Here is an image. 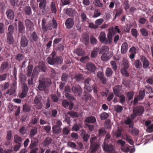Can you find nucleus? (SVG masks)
<instances>
[{
	"label": "nucleus",
	"mask_w": 153,
	"mask_h": 153,
	"mask_svg": "<svg viewBox=\"0 0 153 153\" xmlns=\"http://www.w3.org/2000/svg\"><path fill=\"white\" fill-rule=\"evenodd\" d=\"M133 111L138 116H141L144 111V108L141 105H139L134 108Z\"/></svg>",
	"instance_id": "obj_11"
},
{
	"label": "nucleus",
	"mask_w": 153,
	"mask_h": 153,
	"mask_svg": "<svg viewBox=\"0 0 153 153\" xmlns=\"http://www.w3.org/2000/svg\"><path fill=\"white\" fill-rule=\"evenodd\" d=\"M46 21L45 18L42 19V29L44 33L47 32L48 30H51V27L50 24L46 25Z\"/></svg>",
	"instance_id": "obj_4"
},
{
	"label": "nucleus",
	"mask_w": 153,
	"mask_h": 153,
	"mask_svg": "<svg viewBox=\"0 0 153 153\" xmlns=\"http://www.w3.org/2000/svg\"><path fill=\"white\" fill-rule=\"evenodd\" d=\"M25 58L24 56L22 54L18 53L15 56V59L19 62L23 61Z\"/></svg>",
	"instance_id": "obj_39"
},
{
	"label": "nucleus",
	"mask_w": 153,
	"mask_h": 153,
	"mask_svg": "<svg viewBox=\"0 0 153 153\" xmlns=\"http://www.w3.org/2000/svg\"><path fill=\"white\" fill-rule=\"evenodd\" d=\"M94 4L96 6L100 7H102L103 6V4L100 2L99 0H94Z\"/></svg>",
	"instance_id": "obj_61"
},
{
	"label": "nucleus",
	"mask_w": 153,
	"mask_h": 153,
	"mask_svg": "<svg viewBox=\"0 0 153 153\" xmlns=\"http://www.w3.org/2000/svg\"><path fill=\"white\" fill-rule=\"evenodd\" d=\"M144 91L145 92H146V94H149L153 92V90L152 87L149 85L145 86Z\"/></svg>",
	"instance_id": "obj_54"
},
{
	"label": "nucleus",
	"mask_w": 153,
	"mask_h": 153,
	"mask_svg": "<svg viewBox=\"0 0 153 153\" xmlns=\"http://www.w3.org/2000/svg\"><path fill=\"white\" fill-rule=\"evenodd\" d=\"M49 74L51 77L52 78H54L56 75V72L55 69L52 68H50L49 69Z\"/></svg>",
	"instance_id": "obj_40"
},
{
	"label": "nucleus",
	"mask_w": 153,
	"mask_h": 153,
	"mask_svg": "<svg viewBox=\"0 0 153 153\" xmlns=\"http://www.w3.org/2000/svg\"><path fill=\"white\" fill-rule=\"evenodd\" d=\"M24 11L25 14L29 16L32 14V10L30 7L29 6H26L24 8Z\"/></svg>",
	"instance_id": "obj_34"
},
{
	"label": "nucleus",
	"mask_w": 153,
	"mask_h": 153,
	"mask_svg": "<svg viewBox=\"0 0 153 153\" xmlns=\"http://www.w3.org/2000/svg\"><path fill=\"white\" fill-rule=\"evenodd\" d=\"M16 89L11 87L10 89L7 90L6 93H5V95L8 94H9L10 95H13L15 92Z\"/></svg>",
	"instance_id": "obj_49"
},
{
	"label": "nucleus",
	"mask_w": 153,
	"mask_h": 153,
	"mask_svg": "<svg viewBox=\"0 0 153 153\" xmlns=\"http://www.w3.org/2000/svg\"><path fill=\"white\" fill-rule=\"evenodd\" d=\"M80 135L83 139V141L85 142H87L88 139L90 137V135L86 133V132L83 129L81 130Z\"/></svg>",
	"instance_id": "obj_15"
},
{
	"label": "nucleus",
	"mask_w": 153,
	"mask_h": 153,
	"mask_svg": "<svg viewBox=\"0 0 153 153\" xmlns=\"http://www.w3.org/2000/svg\"><path fill=\"white\" fill-rule=\"evenodd\" d=\"M109 114L108 113L103 112L100 115V117L102 120H105L108 117Z\"/></svg>",
	"instance_id": "obj_62"
},
{
	"label": "nucleus",
	"mask_w": 153,
	"mask_h": 153,
	"mask_svg": "<svg viewBox=\"0 0 153 153\" xmlns=\"http://www.w3.org/2000/svg\"><path fill=\"white\" fill-rule=\"evenodd\" d=\"M69 77V75L66 73H63L62 74L61 79L62 81L66 82Z\"/></svg>",
	"instance_id": "obj_53"
},
{
	"label": "nucleus",
	"mask_w": 153,
	"mask_h": 153,
	"mask_svg": "<svg viewBox=\"0 0 153 153\" xmlns=\"http://www.w3.org/2000/svg\"><path fill=\"white\" fill-rule=\"evenodd\" d=\"M33 66L32 65H29L27 67V70L26 74L27 77H30L32 75V71Z\"/></svg>",
	"instance_id": "obj_31"
},
{
	"label": "nucleus",
	"mask_w": 153,
	"mask_h": 153,
	"mask_svg": "<svg viewBox=\"0 0 153 153\" xmlns=\"http://www.w3.org/2000/svg\"><path fill=\"white\" fill-rule=\"evenodd\" d=\"M121 72L122 75L126 77H128L129 76V74L127 70V69L122 68L120 70Z\"/></svg>",
	"instance_id": "obj_60"
},
{
	"label": "nucleus",
	"mask_w": 153,
	"mask_h": 153,
	"mask_svg": "<svg viewBox=\"0 0 153 153\" xmlns=\"http://www.w3.org/2000/svg\"><path fill=\"white\" fill-rule=\"evenodd\" d=\"M108 48L106 46H104L102 47L101 49L100 52L103 54H108Z\"/></svg>",
	"instance_id": "obj_42"
},
{
	"label": "nucleus",
	"mask_w": 153,
	"mask_h": 153,
	"mask_svg": "<svg viewBox=\"0 0 153 153\" xmlns=\"http://www.w3.org/2000/svg\"><path fill=\"white\" fill-rule=\"evenodd\" d=\"M100 145L98 143L91 144L89 150L90 153H95L98 149Z\"/></svg>",
	"instance_id": "obj_13"
},
{
	"label": "nucleus",
	"mask_w": 153,
	"mask_h": 153,
	"mask_svg": "<svg viewBox=\"0 0 153 153\" xmlns=\"http://www.w3.org/2000/svg\"><path fill=\"white\" fill-rule=\"evenodd\" d=\"M96 121V119L94 116H90L86 117L85 120V122L88 123H94Z\"/></svg>",
	"instance_id": "obj_26"
},
{
	"label": "nucleus",
	"mask_w": 153,
	"mask_h": 153,
	"mask_svg": "<svg viewBox=\"0 0 153 153\" xmlns=\"http://www.w3.org/2000/svg\"><path fill=\"white\" fill-rule=\"evenodd\" d=\"M115 34L114 29L113 27H112L109 29V32L107 34V36L110 42H112V37Z\"/></svg>",
	"instance_id": "obj_21"
},
{
	"label": "nucleus",
	"mask_w": 153,
	"mask_h": 153,
	"mask_svg": "<svg viewBox=\"0 0 153 153\" xmlns=\"http://www.w3.org/2000/svg\"><path fill=\"white\" fill-rule=\"evenodd\" d=\"M46 61L50 65L61 64L63 62L62 58L61 56H57L55 58L51 60V58L48 57L47 58Z\"/></svg>",
	"instance_id": "obj_2"
},
{
	"label": "nucleus",
	"mask_w": 153,
	"mask_h": 153,
	"mask_svg": "<svg viewBox=\"0 0 153 153\" xmlns=\"http://www.w3.org/2000/svg\"><path fill=\"white\" fill-rule=\"evenodd\" d=\"M65 96L66 98L70 100L73 101L75 99L73 96L69 94L68 93H66L65 94Z\"/></svg>",
	"instance_id": "obj_63"
},
{
	"label": "nucleus",
	"mask_w": 153,
	"mask_h": 153,
	"mask_svg": "<svg viewBox=\"0 0 153 153\" xmlns=\"http://www.w3.org/2000/svg\"><path fill=\"white\" fill-rule=\"evenodd\" d=\"M91 81L90 78L86 79L84 81L85 84L84 88L89 92H91L92 90V87L90 86L89 83Z\"/></svg>",
	"instance_id": "obj_14"
},
{
	"label": "nucleus",
	"mask_w": 153,
	"mask_h": 153,
	"mask_svg": "<svg viewBox=\"0 0 153 153\" xmlns=\"http://www.w3.org/2000/svg\"><path fill=\"white\" fill-rule=\"evenodd\" d=\"M131 133L134 136H137L139 133V130L135 128H132Z\"/></svg>",
	"instance_id": "obj_59"
},
{
	"label": "nucleus",
	"mask_w": 153,
	"mask_h": 153,
	"mask_svg": "<svg viewBox=\"0 0 153 153\" xmlns=\"http://www.w3.org/2000/svg\"><path fill=\"white\" fill-rule=\"evenodd\" d=\"M25 24L27 28L30 30H32L34 29L33 23L29 19H26L25 21Z\"/></svg>",
	"instance_id": "obj_16"
},
{
	"label": "nucleus",
	"mask_w": 153,
	"mask_h": 153,
	"mask_svg": "<svg viewBox=\"0 0 153 153\" xmlns=\"http://www.w3.org/2000/svg\"><path fill=\"white\" fill-rule=\"evenodd\" d=\"M108 54H103L101 57V60L103 61H107L112 56L111 55Z\"/></svg>",
	"instance_id": "obj_46"
},
{
	"label": "nucleus",
	"mask_w": 153,
	"mask_h": 153,
	"mask_svg": "<svg viewBox=\"0 0 153 153\" xmlns=\"http://www.w3.org/2000/svg\"><path fill=\"white\" fill-rule=\"evenodd\" d=\"M19 33H23L25 31V28L22 22L19 21L18 24Z\"/></svg>",
	"instance_id": "obj_25"
},
{
	"label": "nucleus",
	"mask_w": 153,
	"mask_h": 153,
	"mask_svg": "<svg viewBox=\"0 0 153 153\" xmlns=\"http://www.w3.org/2000/svg\"><path fill=\"white\" fill-rule=\"evenodd\" d=\"M65 25L66 28L68 29L72 28L74 25V21L73 19L69 18L65 21Z\"/></svg>",
	"instance_id": "obj_7"
},
{
	"label": "nucleus",
	"mask_w": 153,
	"mask_h": 153,
	"mask_svg": "<svg viewBox=\"0 0 153 153\" xmlns=\"http://www.w3.org/2000/svg\"><path fill=\"white\" fill-rule=\"evenodd\" d=\"M122 89V87L119 85H117L115 86L113 88V92L116 96H119L120 94V92Z\"/></svg>",
	"instance_id": "obj_22"
},
{
	"label": "nucleus",
	"mask_w": 153,
	"mask_h": 153,
	"mask_svg": "<svg viewBox=\"0 0 153 153\" xmlns=\"http://www.w3.org/2000/svg\"><path fill=\"white\" fill-rule=\"evenodd\" d=\"M84 100L89 104H91L94 102L95 100L91 95L89 93H87L84 95Z\"/></svg>",
	"instance_id": "obj_10"
},
{
	"label": "nucleus",
	"mask_w": 153,
	"mask_h": 153,
	"mask_svg": "<svg viewBox=\"0 0 153 153\" xmlns=\"http://www.w3.org/2000/svg\"><path fill=\"white\" fill-rule=\"evenodd\" d=\"M39 67L40 70L43 72H45L47 70V68L44 62H41L39 63Z\"/></svg>",
	"instance_id": "obj_44"
},
{
	"label": "nucleus",
	"mask_w": 153,
	"mask_h": 153,
	"mask_svg": "<svg viewBox=\"0 0 153 153\" xmlns=\"http://www.w3.org/2000/svg\"><path fill=\"white\" fill-rule=\"evenodd\" d=\"M131 33L132 36L135 38H137L139 35L137 30L135 28H132L131 30Z\"/></svg>",
	"instance_id": "obj_55"
},
{
	"label": "nucleus",
	"mask_w": 153,
	"mask_h": 153,
	"mask_svg": "<svg viewBox=\"0 0 153 153\" xmlns=\"http://www.w3.org/2000/svg\"><path fill=\"white\" fill-rule=\"evenodd\" d=\"M14 42L12 35L7 34V42L9 45L13 44Z\"/></svg>",
	"instance_id": "obj_32"
},
{
	"label": "nucleus",
	"mask_w": 153,
	"mask_h": 153,
	"mask_svg": "<svg viewBox=\"0 0 153 153\" xmlns=\"http://www.w3.org/2000/svg\"><path fill=\"white\" fill-rule=\"evenodd\" d=\"M14 142L17 144H21L22 139L21 137L17 134H15L14 137Z\"/></svg>",
	"instance_id": "obj_38"
},
{
	"label": "nucleus",
	"mask_w": 153,
	"mask_h": 153,
	"mask_svg": "<svg viewBox=\"0 0 153 153\" xmlns=\"http://www.w3.org/2000/svg\"><path fill=\"white\" fill-rule=\"evenodd\" d=\"M28 44V41L25 36L22 35L20 41L21 46L22 48L26 47Z\"/></svg>",
	"instance_id": "obj_17"
},
{
	"label": "nucleus",
	"mask_w": 153,
	"mask_h": 153,
	"mask_svg": "<svg viewBox=\"0 0 153 153\" xmlns=\"http://www.w3.org/2000/svg\"><path fill=\"white\" fill-rule=\"evenodd\" d=\"M28 88L26 84L24 85L22 88V92L19 95L21 98H23L26 97L28 92Z\"/></svg>",
	"instance_id": "obj_9"
},
{
	"label": "nucleus",
	"mask_w": 153,
	"mask_h": 153,
	"mask_svg": "<svg viewBox=\"0 0 153 153\" xmlns=\"http://www.w3.org/2000/svg\"><path fill=\"white\" fill-rule=\"evenodd\" d=\"M82 42L85 45H87L89 42V36L87 35H85L83 36Z\"/></svg>",
	"instance_id": "obj_50"
},
{
	"label": "nucleus",
	"mask_w": 153,
	"mask_h": 153,
	"mask_svg": "<svg viewBox=\"0 0 153 153\" xmlns=\"http://www.w3.org/2000/svg\"><path fill=\"white\" fill-rule=\"evenodd\" d=\"M140 59L142 63L143 68L144 69L148 68L149 63L147 59L144 56L141 55L140 56Z\"/></svg>",
	"instance_id": "obj_8"
},
{
	"label": "nucleus",
	"mask_w": 153,
	"mask_h": 153,
	"mask_svg": "<svg viewBox=\"0 0 153 153\" xmlns=\"http://www.w3.org/2000/svg\"><path fill=\"white\" fill-rule=\"evenodd\" d=\"M37 128L35 126L31 130L30 132V137H33L36 134L37 132Z\"/></svg>",
	"instance_id": "obj_41"
},
{
	"label": "nucleus",
	"mask_w": 153,
	"mask_h": 153,
	"mask_svg": "<svg viewBox=\"0 0 153 153\" xmlns=\"http://www.w3.org/2000/svg\"><path fill=\"white\" fill-rule=\"evenodd\" d=\"M103 146V150L104 151L110 153H113L114 152L113 146L112 145L104 143Z\"/></svg>",
	"instance_id": "obj_12"
},
{
	"label": "nucleus",
	"mask_w": 153,
	"mask_h": 153,
	"mask_svg": "<svg viewBox=\"0 0 153 153\" xmlns=\"http://www.w3.org/2000/svg\"><path fill=\"white\" fill-rule=\"evenodd\" d=\"M113 71L110 68H107L105 71V74L108 77H110L113 74Z\"/></svg>",
	"instance_id": "obj_51"
},
{
	"label": "nucleus",
	"mask_w": 153,
	"mask_h": 153,
	"mask_svg": "<svg viewBox=\"0 0 153 153\" xmlns=\"http://www.w3.org/2000/svg\"><path fill=\"white\" fill-rule=\"evenodd\" d=\"M51 83V80L49 78H43L40 79L38 89L41 91H44L48 87Z\"/></svg>",
	"instance_id": "obj_1"
},
{
	"label": "nucleus",
	"mask_w": 153,
	"mask_h": 153,
	"mask_svg": "<svg viewBox=\"0 0 153 153\" xmlns=\"http://www.w3.org/2000/svg\"><path fill=\"white\" fill-rule=\"evenodd\" d=\"M134 65L136 68H140L142 67V63L139 59L136 60L134 63Z\"/></svg>",
	"instance_id": "obj_48"
},
{
	"label": "nucleus",
	"mask_w": 153,
	"mask_h": 153,
	"mask_svg": "<svg viewBox=\"0 0 153 153\" xmlns=\"http://www.w3.org/2000/svg\"><path fill=\"white\" fill-rule=\"evenodd\" d=\"M71 90L75 96L80 97L82 95V91L79 86H72L71 88Z\"/></svg>",
	"instance_id": "obj_5"
},
{
	"label": "nucleus",
	"mask_w": 153,
	"mask_h": 153,
	"mask_svg": "<svg viewBox=\"0 0 153 153\" xmlns=\"http://www.w3.org/2000/svg\"><path fill=\"white\" fill-rule=\"evenodd\" d=\"M53 133L55 134H58L61 132V128L53 126L52 127Z\"/></svg>",
	"instance_id": "obj_35"
},
{
	"label": "nucleus",
	"mask_w": 153,
	"mask_h": 153,
	"mask_svg": "<svg viewBox=\"0 0 153 153\" xmlns=\"http://www.w3.org/2000/svg\"><path fill=\"white\" fill-rule=\"evenodd\" d=\"M140 32L143 36L147 37L149 33L148 31L144 28H142L140 29Z\"/></svg>",
	"instance_id": "obj_45"
},
{
	"label": "nucleus",
	"mask_w": 153,
	"mask_h": 153,
	"mask_svg": "<svg viewBox=\"0 0 153 153\" xmlns=\"http://www.w3.org/2000/svg\"><path fill=\"white\" fill-rule=\"evenodd\" d=\"M82 21L83 22H87L89 23V19L87 18L86 14L84 12H82L80 15Z\"/></svg>",
	"instance_id": "obj_33"
},
{
	"label": "nucleus",
	"mask_w": 153,
	"mask_h": 153,
	"mask_svg": "<svg viewBox=\"0 0 153 153\" xmlns=\"http://www.w3.org/2000/svg\"><path fill=\"white\" fill-rule=\"evenodd\" d=\"M51 10L52 13L56 14L57 12V9L55 3L54 2H51Z\"/></svg>",
	"instance_id": "obj_37"
},
{
	"label": "nucleus",
	"mask_w": 153,
	"mask_h": 153,
	"mask_svg": "<svg viewBox=\"0 0 153 153\" xmlns=\"http://www.w3.org/2000/svg\"><path fill=\"white\" fill-rule=\"evenodd\" d=\"M39 4V8L42 10L43 13L45 12V10L47 4V1L46 0H41Z\"/></svg>",
	"instance_id": "obj_18"
},
{
	"label": "nucleus",
	"mask_w": 153,
	"mask_h": 153,
	"mask_svg": "<svg viewBox=\"0 0 153 153\" xmlns=\"http://www.w3.org/2000/svg\"><path fill=\"white\" fill-rule=\"evenodd\" d=\"M99 39L101 43L105 45L110 44L112 42H110L108 39L106 38L105 33L104 32L100 33L99 36Z\"/></svg>",
	"instance_id": "obj_3"
},
{
	"label": "nucleus",
	"mask_w": 153,
	"mask_h": 153,
	"mask_svg": "<svg viewBox=\"0 0 153 153\" xmlns=\"http://www.w3.org/2000/svg\"><path fill=\"white\" fill-rule=\"evenodd\" d=\"M134 94V93L132 91H129L127 93L126 95L129 100H131L133 99Z\"/></svg>",
	"instance_id": "obj_64"
},
{
	"label": "nucleus",
	"mask_w": 153,
	"mask_h": 153,
	"mask_svg": "<svg viewBox=\"0 0 153 153\" xmlns=\"http://www.w3.org/2000/svg\"><path fill=\"white\" fill-rule=\"evenodd\" d=\"M128 49V44L126 42L123 43L121 46V52L122 54L126 53Z\"/></svg>",
	"instance_id": "obj_27"
},
{
	"label": "nucleus",
	"mask_w": 153,
	"mask_h": 153,
	"mask_svg": "<svg viewBox=\"0 0 153 153\" xmlns=\"http://www.w3.org/2000/svg\"><path fill=\"white\" fill-rule=\"evenodd\" d=\"M6 14L7 18L10 20L13 19L14 17V13L13 10L9 9L6 12Z\"/></svg>",
	"instance_id": "obj_23"
},
{
	"label": "nucleus",
	"mask_w": 153,
	"mask_h": 153,
	"mask_svg": "<svg viewBox=\"0 0 153 153\" xmlns=\"http://www.w3.org/2000/svg\"><path fill=\"white\" fill-rule=\"evenodd\" d=\"M65 14L71 17H74L75 15V11L72 8H68L65 10Z\"/></svg>",
	"instance_id": "obj_20"
},
{
	"label": "nucleus",
	"mask_w": 153,
	"mask_h": 153,
	"mask_svg": "<svg viewBox=\"0 0 153 153\" xmlns=\"http://www.w3.org/2000/svg\"><path fill=\"white\" fill-rule=\"evenodd\" d=\"M30 107L26 103L23 105V110L24 112H28L30 110Z\"/></svg>",
	"instance_id": "obj_58"
},
{
	"label": "nucleus",
	"mask_w": 153,
	"mask_h": 153,
	"mask_svg": "<svg viewBox=\"0 0 153 153\" xmlns=\"http://www.w3.org/2000/svg\"><path fill=\"white\" fill-rule=\"evenodd\" d=\"M82 128V124L80 123L74 124L72 127V130L74 131H78L80 128Z\"/></svg>",
	"instance_id": "obj_36"
},
{
	"label": "nucleus",
	"mask_w": 153,
	"mask_h": 153,
	"mask_svg": "<svg viewBox=\"0 0 153 153\" xmlns=\"http://www.w3.org/2000/svg\"><path fill=\"white\" fill-rule=\"evenodd\" d=\"M132 122L131 119L128 117L127 118L126 120H124L125 124L127 125H129V128L133 127V125L131 124Z\"/></svg>",
	"instance_id": "obj_57"
},
{
	"label": "nucleus",
	"mask_w": 153,
	"mask_h": 153,
	"mask_svg": "<svg viewBox=\"0 0 153 153\" xmlns=\"http://www.w3.org/2000/svg\"><path fill=\"white\" fill-rule=\"evenodd\" d=\"M38 140L37 138H33L31 141L30 144V148H33V147H36L37 145Z\"/></svg>",
	"instance_id": "obj_29"
},
{
	"label": "nucleus",
	"mask_w": 153,
	"mask_h": 153,
	"mask_svg": "<svg viewBox=\"0 0 153 153\" xmlns=\"http://www.w3.org/2000/svg\"><path fill=\"white\" fill-rule=\"evenodd\" d=\"M34 102L36 108L39 109L42 108L43 104L41 102V98L39 96H36L34 99Z\"/></svg>",
	"instance_id": "obj_6"
},
{
	"label": "nucleus",
	"mask_w": 153,
	"mask_h": 153,
	"mask_svg": "<svg viewBox=\"0 0 153 153\" xmlns=\"http://www.w3.org/2000/svg\"><path fill=\"white\" fill-rule=\"evenodd\" d=\"M9 68V64L7 62H3L0 67V73H2L4 71L7 70Z\"/></svg>",
	"instance_id": "obj_24"
},
{
	"label": "nucleus",
	"mask_w": 153,
	"mask_h": 153,
	"mask_svg": "<svg viewBox=\"0 0 153 153\" xmlns=\"http://www.w3.org/2000/svg\"><path fill=\"white\" fill-rule=\"evenodd\" d=\"M48 24H50L51 27V30L52 29V28L53 29H56L57 27V23L56 20L53 18L52 20V22L48 23Z\"/></svg>",
	"instance_id": "obj_47"
},
{
	"label": "nucleus",
	"mask_w": 153,
	"mask_h": 153,
	"mask_svg": "<svg viewBox=\"0 0 153 153\" xmlns=\"http://www.w3.org/2000/svg\"><path fill=\"white\" fill-rule=\"evenodd\" d=\"M52 141V140L51 138L47 137L45 138L43 141L42 144L44 146H46L50 144Z\"/></svg>",
	"instance_id": "obj_43"
},
{
	"label": "nucleus",
	"mask_w": 153,
	"mask_h": 153,
	"mask_svg": "<svg viewBox=\"0 0 153 153\" xmlns=\"http://www.w3.org/2000/svg\"><path fill=\"white\" fill-rule=\"evenodd\" d=\"M145 92L144 91H140L139 93V95L137 97V99L139 100H143L145 96Z\"/></svg>",
	"instance_id": "obj_52"
},
{
	"label": "nucleus",
	"mask_w": 153,
	"mask_h": 153,
	"mask_svg": "<svg viewBox=\"0 0 153 153\" xmlns=\"http://www.w3.org/2000/svg\"><path fill=\"white\" fill-rule=\"evenodd\" d=\"M30 39L34 41H36L38 39V36L36 33L35 32H33L31 34Z\"/></svg>",
	"instance_id": "obj_56"
},
{
	"label": "nucleus",
	"mask_w": 153,
	"mask_h": 153,
	"mask_svg": "<svg viewBox=\"0 0 153 153\" xmlns=\"http://www.w3.org/2000/svg\"><path fill=\"white\" fill-rule=\"evenodd\" d=\"M123 139L126 140L131 145H133L134 144V142L132 139L131 136L129 134H125L124 136Z\"/></svg>",
	"instance_id": "obj_28"
},
{
	"label": "nucleus",
	"mask_w": 153,
	"mask_h": 153,
	"mask_svg": "<svg viewBox=\"0 0 153 153\" xmlns=\"http://www.w3.org/2000/svg\"><path fill=\"white\" fill-rule=\"evenodd\" d=\"M86 67L88 70L92 72H94L96 69V68L95 65L91 62H89L87 63L86 65Z\"/></svg>",
	"instance_id": "obj_19"
},
{
	"label": "nucleus",
	"mask_w": 153,
	"mask_h": 153,
	"mask_svg": "<svg viewBox=\"0 0 153 153\" xmlns=\"http://www.w3.org/2000/svg\"><path fill=\"white\" fill-rule=\"evenodd\" d=\"M75 53L78 56H82L84 55L85 51L81 48H77L75 51Z\"/></svg>",
	"instance_id": "obj_30"
}]
</instances>
